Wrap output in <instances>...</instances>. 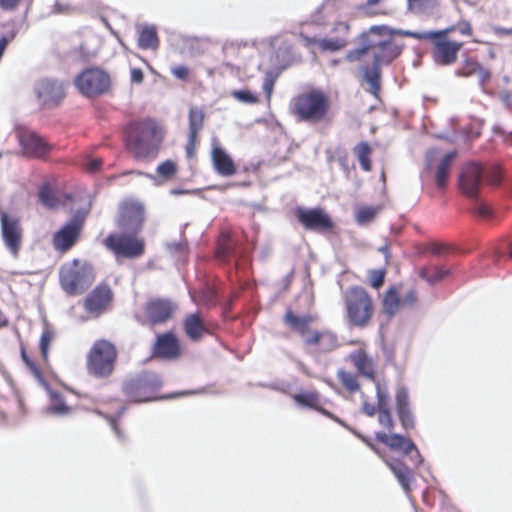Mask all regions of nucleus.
Masks as SVG:
<instances>
[{"mask_svg":"<svg viewBox=\"0 0 512 512\" xmlns=\"http://www.w3.org/2000/svg\"><path fill=\"white\" fill-rule=\"evenodd\" d=\"M126 147L138 160H147L157 155L161 135L157 124L147 119L131 124L125 135Z\"/></svg>","mask_w":512,"mask_h":512,"instance_id":"obj_1","label":"nucleus"},{"mask_svg":"<svg viewBox=\"0 0 512 512\" xmlns=\"http://www.w3.org/2000/svg\"><path fill=\"white\" fill-rule=\"evenodd\" d=\"M329 109V97L319 89H312L299 94L292 103V111L297 119L310 124L324 121Z\"/></svg>","mask_w":512,"mask_h":512,"instance_id":"obj_2","label":"nucleus"},{"mask_svg":"<svg viewBox=\"0 0 512 512\" xmlns=\"http://www.w3.org/2000/svg\"><path fill=\"white\" fill-rule=\"evenodd\" d=\"M451 29H444L440 31H424V32H414L410 30H393L387 26H372L368 32L362 33L360 35V40L367 47V50L373 55L377 50H379L385 42L393 34H398L406 37H412L418 40H426L428 38L437 37L439 35H444Z\"/></svg>","mask_w":512,"mask_h":512,"instance_id":"obj_3","label":"nucleus"},{"mask_svg":"<svg viewBox=\"0 0 512 512\" xmlns=\"http://www.w3.org/2000/svg\"><path fill=\"white\" fill-rule=\"evenodd\" d=\"M93 281V269L87 263L74 260L63 265L60 270L61 286L70 295L82 294Z\"/></svg>","mask_w":512,"mask_h":512,"instance_id":"obj_4","label":"nucleus"},{"mask_svg":"<svg viewBox=\"0 0 512 512\" xmlns=\"http://www.w3.org/2000/svg\"><path fill=\"white\" fill-rule=\"evenodd\" d=\"M345 305L349 322L364 327L373 314L372 300L365 289L352 287L345 293Z\"/></svg>","mask_w":512,"mask_h":512,"instance_id":"obj_5","label":"nucleus"},{"mask_svg":"<svg viewBox=\"0 0 512 512\" xmlns=\"http://www.w3.org/2000/svg\"><path fill=\"white\" fill-rule=\"evenodd\" d=\"M482 184L481 167L475 163L465 166L459 177L461 192L474 201L473 212L480 217L491 216L490 208L479 198L478 193Z\"/></svg>","mask_w":512,"mask_h":512,"instance_id":"obj_6","label":"nucleus"},{"mask_svg":"<svg viewBox=\"0 0 512 512\" xmlns=\"http://www.w3.org/2000/svg\"><path fill=\"white\" fill-rule=\"evenodd\" d=\"M82 201L83 206L77 209L72 219L54 235L53 244L56 250L67 251L76 242L92 205L88 194L82 198Z\"/></svg>","mask_w":512,"mask_h":512,"instance_id":"obj_7","label":"nucleus"},{"mask_svg":"<svg viewBox=\"0 0 512 512\" xmlns=\"http://www.w3.org/2000/svg\"><path fill=\"white\" fill-rule=\"evenodd\" d=\"M116 356V348L112 343L107 340L96 341L88 354L89 372L98 377L110 375Z\"/></svg>","mask_w":512,"mask_h":512,"instance_id":"obj_8","label":"nucleus"},{"mask_svg":"<svg viewBox=\"0 0 512 512\" xmlns=\"http://www.w3.org/2000/svg\"><path fill=\"white\" fill-rule=\"evenodd\" d=\"M74 83L82 94L88 97H94L108 91L110 87V77L101 69L90 68L79 74L75 78Z\"/></svg>","mask_w":512,"mask_h":512,"instance_id":"obj_9","label":"nucleus"},{"mask_svg":"<svg viewBox=\"0 0 512 512\" xmlns=\"http://www.w3.org/2000/svg\"><path fill=\"white\" fill-rule=\"evenodd\" d=\"M105 245L116 255L117 259H133L144 253V242L127 233L109 235L105 239Z\"/></svg>","mask_w":512,"mask_h":512,"instance_id":"obj_10","label":"nucleus"},{"mask_svg":"<svg viewBox=\"0 0 512 512\" xmlns=\"http://www.w3.org/2000/svg\"><path fill=\"white\" fill-rule=\"evenodd\" d=\"M161 384V378L157 374L144 373L127 381L124 385V391L134 402H145L151 400V398L145 397L144 392L148 389L160 387Z\"/></svg>","mask_w":512,"mask_h":512,"instance_id":"obj_11","label":"nucleus"},{"mask_svg":"<svg viewBox=\"0 0 512 512\" xmlns=\"http://www.w3.org/2000/svg\"><path fill=\"white\" fill-rule=\"evenodd\" d=\"M449 29L451 30L448 31L446 35L454 30L453 27H450ZM440 37H443V35L432 38L436 39L432 50L433 60L438 65H451L457 60L458 52L461 50L463 44L461 42L450 41L445 38L439 39Z\"/></svg>","mask_w":512,"mask_h":512,"instance_id":"obj_12","label":"nucleus"},{"mask_svg":"<svg viewBox=\"0 0 512 512\" xmlns=\"http://www.w3.org/2000/svg\"><path fill=\"white\" fill-rule=\"evenodd\" d=\"M34 90L38 100L44 106H56L65 95L63 83L54 79L39 80Z\"/></svg>","mask_w":512,"mask_h":512,"instance_id":"obj_13","label":"nucleus"},{"mask_svg":"<svg viewBox=\"0 0 512 512\" xmlns=\"http://www.w3.org/2000/svg\"><path fill=\"white\" fill-rule=\"evenodd\" d=\"M349 31V24L347 22L340 21L335 23L332 28V33L336 34L335 37L314 38L311 42L322 51L337 52L348 45Z\"/></svg>","mask_w":512,"mask_h":512,"instance_id":"obj_14","label":"nucleus"},{"mask_svg":"<svg viewBox=\"0 0 512 512\" xmlns=\"http://www.w3.org/2000/svg\"><path fill=\"white\" fill-rule=\"evenodd\" d=\"M1 233L6 248L14 257H17L22 244V229L18 220L2 213Z\"/></svg>","mask_w":512,"mask_h":512,"instance_id":"obj_15","label":"nucleus"},{"mask_svg":"<svg viewBox=\"0 0 512 512\" xmlns=\"http://www.w3.org/2000/svg\"><path fill=\"white\" fill-rule=\"evenodd\" d=\"M143 220L142 205L136 202H125L121 205L118 224L122 229L136 233L141 229Z\"/></svg>","mask_w":512,"mask_h":512,"instance_id":"obj_16","label":"nucleus"},{"mask_svg":"<svg viewBox=\"0 0 512 512\" xmlns=\"http://www.w3.org/2000/svg\"><path fill=\"white\" fill-rule=\"evenodd\" d=\"M298 221L309 230H327L332 227L330 217L320 208L306 209L299 207L296 209Z\"/></svg>","mask_w":512,"mask_h":512,"instance_id":"obj_17","label":"nucleus"},{"mask_svg":"<svg viewBox=\"0 0 512 512\" xmlns=\"http://www.w3.org/2000/svg\"><path fill=\"white\" fill-rule=\"evenodd\" d=\"M292 397L297 405L315 409L318 412H320L321 414H323V415L331 418L335 422L339 423L341 426L345 427L346 429L351 431L353 434L357 435L358 437H361L358 432H356L352 427H350L348 424H346L342 419H340L336 415L332 414L328 410L318 406L319 394L316 391L301 392L298 394H294Z\"/></svg>","mask_w":512,"mask_h":512,"instance_id":"obj_18","label":"nucleus"},{"mask_svg":"<svg viewBox=\"0 0 512 512\" xmlns=\"http://www.w3.org/2000/svg\"><path fill=\"white\" fill-rule=\"evenodd\" d=\"M154 353L157 357L163 359L171 360L178 358L181 349L175 335L170 332L158 335L154 346Z\"/></svg>","mask_w":512,"mask_h":512,"instance_id":"obj_19","label":"nucleus"},{"mask_svg":"<svg viewBox=\"0 0 512 512\" xmlns=\"http://www.w3.org/2000/svg\"><path fill=\"white\" fill-rule=\"evenodd\" d=\"M18 140L22 147L23 154L28 156L42 157L50 149L47 143L31 132H18Z\"/></svg>","mask_w":512,"mask_h":512,"instance_id":"obj_20","label":"nucleus"},{"mask_svg":"<svg viewBox=\"0 0 512 512\" xmlns=\"http://www.w3.org/2000/svg\"><path fill=\"white\" fill-rule=\"evenodd\" d=\"M397 413L404 429L414 428L415 422L410 409L409 393L406 387L399 386L395 395Z\"/></svg>","mask_w":512,"mask_h":512,"instance_id":"obj_21","label":"nucleus"},{"mask_svg":"<svg viewBox=\"0 0 512 512\" xmlns=\"http://www.w3.org/2000/svg\"><path fill=\"white\" fill-rule=\"evenodd\" d=\"M175 309L176 306L168 300H154L147 305L146 312L151 324H160L166 322Z\"/></svg>","mask_w":512,"mask_h":512,"instance_id":"obj_22","label":"nucleus"},{"mask_svg":"<svg viewBox=\"0 0 512 512\" xmlns=\"http://www.w3.org/2000/svg\"><path fill=\"white\" fill-rule=\"evenodd\" d=\"M112 298L111 290L108 286H99L85 300V308L93 314H100L109 304Z\"/></svg>","mask_w":512,"mask_h":512,"instance_id":"obj_23","label":"nucleus"},{"mask_svg":"<svg viewBox=\"0 0 512 512\" xmlns=\"http://www.w3.org/2000/svg\"><path fill=\"white\" fill-rule=\"evenodd\" d=\"M348 359L353 363L358 374L366 377L367 379L374 380L375 367L374 361L367 353L362 350H356L349 354Z\"/></svg>","mask_w":512,"mask_h":512,"instance_id":"obj_24","label":"nucleus"},{"mask_svg":"<svg viewBox=\"0 0 512 512\" xmlns=\"http://www.w3.org/2000/svg\"><path fill=\"white\" fill-rule=\"evenodd\" d=\"M212 163L216 172L222 176H232L236 168L231 157L220 147L214 146L211 152Z\"/></svg>","mask_w":512,"mask_h":512,"instance_id":"obj_25","label":"nucleus"},{"mask_svg":"<svg viewBox=\"0 0 512 512\" xmlns=\"http://www.w3.org/2000/svg\"><path fill=\"white\" fill-rule=\"evenodd\" d=\"M376 438L380 442L389 446L391 449L402 451L405 455H408L412 451L416 450V446L410 439H407L399 434L377 433Z\"/></svg>","mask_w":512,"mask_h":512,"instance_id":"obj_26","label":"nucleus"},{"mask_svg":"<svg viewBox=\"0 0 512 512\" xmlns=\"http://www.w3.org/2000/svg\"><path fill=\"white\" fill-rule=\"evenodd\" d=\"M304 342L308 345L319 344L322 346L323 351H329L333 349L337 344L336 337L327 332H318L308 328L301 334Z\"/></svg>","mask_w":512,"mask_h":512,"instance_id":"obj_27","label":"nucleus"},{"mask_svg":"<svg viewBox=\"0 0 512 512\" xmlns=\"http://www.w3.org/2000/svg\"><path fill=\"white\" fill-rule=\"evenodd\" d=\"M380 64L373 60V64L371 67L361 66L360 70L363 75L364 81L369 85L368 92L372 95H377L380 90V78H381V69Z\"/></svg>","mask_w":512,"mask_h":512,"instance_id":"obj_28","label":"nucleus"},{"mask_svg":"<svg viewBox=\"0 0 512 512\" xmlns=\"http://www.w3.org/2000/svg\"><path fill=\"white\" fill-rule=\"evenodd\" d=\"M177 172V165L172 160H166L160 165H158L156 169V175L145 174V176L151 179L155 185H161L163 182L172 179ZM138 174L144 175L142 172H138Z\"/></svg>","mask_w":512,"mask_h":512,"instance_id":"obj_29","label":"nucleus"},{"mask_svg":"<svg viewBox=\"0 0 512 512\" xmlns=\"http://www.w3.org/2000/svg\"><path fill=\"white\" fill-rule=\"evenodd\" d=\"M408 10L417 15L432 17L437 14L439 0H407Z\"/></svg>","mask_w":512,"mask_h":512,"instance_id":"obj_30","label":"nucleus"},{"mask_svg":"<svg viewBox=\"0 0 512 512\" xmlns=\"http://www.w3.org/2000/svg\"><path fill=\"white\" fill-rule=\"evenodd\" d=\"M387 466L397 478L399 484L408 495L410 492L411 470L401 461H386Z\"/></svg>","mask_w":512,"mask_h":512,"instance_id":"obj_31","label":"nucleus"},{"mask_svg":"<svg viewBox=\"0 0 512 512\" xmlns=\"http://www.w3.org/2000/svg\"><path fill=\"white\" fill-rule=\"evenodd\" d=\"M41 383L45 387L46 391L49 394V398H50V404L46 408V412L53 414V415H57V416H64V415L69 414L71 409L69 406H67L65 404L62 395L53 390H50L44 381Z\"/></svg>","mask_w":512,"mask_h":512,"instance_id":"obj_32","label":"nucleus"},{"mask_svg":"<svg viewBox=\"0 0 512 512\" xmlns=\"http://www.w3.org/2000/svg\"><path fill=\"white\" fill-rule=\"evenodd\" d=\"M401 52V48L392 42L391 37L382 47L373 54V59L378 64H388Z\"/></svg>","mask_w":512,"mask_h":512,"instance_id":"obj_33","label":"nucleus"},{"mask_svg":"<svg viewBox=\"0 0 512 512\" xmlns=\"http://www.w3.org/2000/svg\"><path fill=\"white\" fill-rule=\"evenodd\" d=\"M314 320L315 317L312 315L297 316L292 310H288L284 317L285 324L300 335L309 328Z\"/></svg>","mask_w":512,"mask_h":512,"instance_id":"obj_34","label":"nucleus"},{"mask_svg":"<svg viewBox=\"0 0 512 512\" xmlns=\"http://www.w3.org/2000/svg\"><path fill=\"white\" fill-rule=\"evenodd\" d=\"M217 256L220 260L227 261L231 258L238 259L241 256V252L230 236L224 235L220 241Z\"/></svg>","mask_w":512,"mask_h":512,"instance_id":"obj_35","label":"nucleus"},{"mask_svg":"<svg viewBox=\"0 0 512 512\" xmlns=\"http://www.w3.org/2000/svg\"><path fill=\"white\" fill-rule=\"evenodd\" d=\"M184 329L191 340H198L205 331L204 324L197 314H190L184 320Z\"/></svg>","mask_w":512,"mask_h":512,"instance_id":"obj_36","label":"nucleus"},{"mask_svg":"<svg viewBox=\"0 0 512 512\" xmlns=\"http://www.w3.org/2000/svg\"><path fill=\"white\" fill-rule=\"evenodd\" d=\"M455 158L456 152H449L443 157L438 165L435 177L438 187L443 188L445 186L450 167Z\"/></svg>","mask_w":512,"mask_h":512,"instance_id":"obj_37","label":"nucleus"},{"mask_svg":"<svg viewBox=\"0 0 512 512\" xmlns=\"http://www.w3.org/2000/svg\"><path fill=\"white\" fill-rule=\"evenodd\" d=\"M204 123V111L198 107H191L189 110V138L198 137Z\"/></svg>","mask_w":512,"mask_h":512,"instance_id":"obj_38","label":"nucleus"},{"mask_svg":"<svg viewBox=\"0 0 512 512\" xmlns=\"http://www.w3.org/2000/svg\"><path fill=\"white\" fill-rule=\"evenodd\" d=\"M138 45L142 49H155L158 46V37L153 26H145L141 29Z\"/></svg>","mask_w":512,"mask_h":512,"instance_id":"obj_39","label":"nucleus"},{"mask_svg":"<svg viewBox=\"0 0 512 512\" xmlns=\"http://www.w3.org/2000/svg\"><path fill=\"white\" fill-rule=\"evenodd\" d=\"M399 305H401V299H399L396 290L394 288L389 289L383 299L384 312L392 316L397 312Z\"/></svg>","mask_w":512,"mask_h":512,"instance_id":"obj_40","label":"nucleus"},{"mask_svg":"<svg viewBox=\"0 0 512 512\" xmlns=\"http://www.w3.org/2000/svg\"><path fill=\"white\" fill-rule=\"evenodd\" d=\"M449 274V270L442 267L424 268L420 276L427 282L434 284Z\"/></svg>","mask_w":512,"mask_h":512,"instance_id":"obj_41","label":"nucleus"},{"mask_svg":"<svg viewBox=\"0 0 512 512\" xmlns=\"http://www.w3.org/2000/svg\"><path fill=\"white\" fill-rule=\"evenodd\" d=\"M370 153V146L366 142H361L355 147V154L357 155L361 167L365 171H370L371 169V163L369 160Z\"/></svg>","mask_w":512,"mask_h":512,"instance_id":"obj_42","label":"nucleus"},{"mask_svg":"<svg viewBox=\"0 0 512 512\" xmlns=\"http://www.w3.org/2000/svg\"><path fill=\"white\" fill-rule=\"evenodd\" d=\"M337 376H338L339 380L341 381V383L343 384V386L350 392H356L359 390V388H360L359 383H358L355 375L352 374L351 372H347L343 369H340L337 372Z\"/></svg>","mask_w":512,"mask_h":512,"instance_id":"obj_43","label":"nucleus"},{"mask_svg":"<svg viewBox=\"0 0 512 512\" xmlns=\"http://www.w3.org/2000/svg\"><path fill=\"white\" fill-rule=\"evenodd\" d=\"M55 332L49 326H45L40 338V351L44 359H47L49 346L55 339Z\"/></svg>","mask_w":512,"mask_h":512,"instance_id":"obj_44","label":"nucleus"},{"mask_svg":"<svg viewBox=\"0 0 512 512\" xmlns=\"http://www.w3.org/2000/svg\"><path fill=\"white\" fill-rule=\"evenodd\" d=\"M39 198L40 201L48 208H55L57 206V199L49 185H43L40 188Z\"/></svg>","mask_w":512,"mask_h":512,"instance_id":"obj_45","label":"nucleus"},{"mask_svg":"<svg viewBox=\"0 0 512 512\" xmlns=\"http://www.w3.org/2000/svg\"><path fill=\"white\" fill-rule=\"evenodd\" d=\"M480 64L473 60L465 61L460 68L455 71L457 77H470L477 73Z\"/></svg>","mask_w":512,"mask_h":512,"instance_id":"obj_46","label":"nucleus"},{"mask_svg":"<svg viewBox=\"0 0 512 512\" xmlns=\"http://www.w3.org/2000/svg\"><path fill=\"white\" fill-rule=\"evenodd\" d=\"M231 96L237 101L245 104H255L258 102V97L250 90H233Z\"/></svg>","mask_w":512,"mask_h":512,"instance_id":"obj_47","label":"nucleus"},{"mask_svg":"<svg viewBox=\"0 0 512 512\" xmlns=\"http://www.w3.org/2000/svg\"><path fill=\"white\" fill-rule=\"evenodd\" d=\"M377 214V209L373 207H362L356 212V221L363 225L372 221Z\"/></svg>","mask_w":512,"mask_h":512,"instance_id":"obj_48","label":"nucleus"},{"mask_svg":"<svg viewBox=\"0 0 512 512\" xmlns=\"http://www.w3.org/2000/svg\"><path fill=\"white\" fill-rule=\"evenodd\" d=\"M376 395H377V408L384 409L389 408V395L385 385L380 382L376 383Z\"/></svg>","mask_w":512,"mask_h":512,"instance_id":"obj_49","label":"nucleus"},{"mask_svg":"<svg viewBox=\"0 0 512 512\" xmlns=\"http://www.w3.org/2000/svg\"><path fill=\"white\" fill-rule=\"evenodd\" d=\"M277 79V74H275L273 71H268L265 74L262 89L266 94V98L269 101L273 92L274 84Z\"/></svg>","mask_w":512,"mask_h":512,"instance_id":"obj_50","label":"nucleus"},{"mask_svg":"<svg viewBox=\"0 0 512 512\" xmlns=\"http://www.w3.org/2000/svg\"><path fill=\"white\" fill-rule=\"evenodd\" d=\"M481 170H483L481 168ZM485 175L487 181L491 185H499L502 179V173L498 166H492L488 171H482V177Z\"/></svg>","mask_w":512,"mask_h":512,"instance_id":"obj_51","label":"nucleus"},{"mask_svg":"<svg viewBox=\"0 0 512 512\" xmlns=\"http://www.w3.org/2000/svg\"><path fill=\"white\" fill-rule=\"evenodd\" d=\"M370 52L367 50V47L360 40V47L357 49L350 50L346 54V60L349 62H355L360 60L364 55L369 54Z\"/></svg>","mask_w":512,"mask_h":512,"instance_id":"obj_52","label":"nucleus"},{"mask_svg":"<svg viewBox=\"0 0 512 512\" xmlns=\"http://www.w3.org/2000/svg\"><path fill=\"white\" fill-rule=\"evenodd\" d=\"M379 411V415H378V421L379 423L388 428V429H392L393 426H394V423H393V419H392V416H391V412H390V409L389 408H384V409H378Z\"/></svg>","mask_w":512,"mask_h":512,"instance_id":"obj_53","label":"nucleus"},{"mask_svg":"<svg viewBox=\"0 0 512 512\" xmlns=\"http://www.w3.org/2000/svg\"><path fill=\"white\" fill-rule=\"evenodd\" d=\"M102 165V159L101 158H93L90 156H87L84 160L83 166L85 169L89 172H97L100 170Z\"/></svg>","mask_w":512,"mask_h":512,"instance_id":"obj_54","label":"nucleus"},{"mask_svg":"<svg viewBox=\"0 0 512 512\" xmlns=\"http://www.w3.org/2000/svg\"><path fill=\"white\" fill-rule=\"evenodd\" d=\"M385 272L383 270H374L370 273V283L372 287L379 288L384 283Z\"/></svg>","mask_w":512,"mask_h":512,"instance_id":"obj_55","label":"nucleus"},{"mask_svg":"<svg viewBox=\"0 0 512 512\" xmlns=\"http://www.w3.org/2000/svg\"><path fill=\"white\" fill-rule=\"evenodd\" d=\"M21 356L25 364L29 367L31 372L34 374V376L40 381L43 382L44 380L41 377V373L39 369L35 366V364L29 359L24 349L21 351Z\"/></svg>","mask_w":512,"mask_h":512,"instance_id":"obj_56","label":"nucleus"},{"mask_svg":"<svg viewBox=\"0 0 512 512\" xmlns=\"http://www.w3.org/2000/svg\"><path fill=\"white\" fill-rule=\"evenodd\" d=\"M417 300L416 293L414 290H408L405 295L401 298L402 306H412Z\"/></svg>","mask_w":512,"mask_h":512,"instance_id":"obj_57","label":"nucleus"},{"mask_svg":"<svg viewBox=\"0 0 512 512\" xmlns=\"http://www.w3.org/2000/svg\"><path fill=\"white\" fill-rule=\"evenodd\" d=\"M167 249L171 253L183 254L186 251V244L183 242H169L167 243Z\"/></svg>","mask_w":512,"mask_h":512,"instance_id":"obj_58","label":"nucleus"},{"mask_svg":"<svg viewBox=\"0 0 512 512\" xmlns=\"http://www.w3.org/2000/svg\"><path fill=\"white\" fill-rule=\"evenodd\" d=\"M171 72L173 76L180 80H185L189 73L188 68L183 65L173 67Z\"/></svg>","mask_w":512,"mask_h":512,"instance_id":"obj_59","label":"nucleus"},{"mask_svg":"<svg viewBox=\"0 0 512 512\" xmlns=\"http://www.w3.org/2000/svg\"><path fill=\"white\" fill-rule=\"evenodd\" d=\"M477 77H478V80H479V84L481 86L484 85V83L486 81H488L490 79V72L485 69L482 65H480L479 69L477 70V73L475 74Z\"/></svg>","mask_w":512,"mask_h":512,"instance_id":"obj_60","label":"nucleus"},{"mask_svg":"<svg viewBox=\"0 0 512 512\" xmlns=\"http://www.w3.org/2000/svg\"><path fill=\"white\" fill-rule=\"evenodd\" d=\"M198 143V137L189 138L186 146V155L188 158H192L195 155V148Z\"/></svg>","mask_w":512,"mask_h":512,"instance_id":"obj_61","label":"nucleus"},{"mask_svg":"<svg viewBox=\"0 0 512 512\" xmlns=\"http://www.w3.org/2000/svg\"><path fill=\"white\" fill-rule=\"evenodd\" d=\"M144 79V73L140 68L131 69V82L135 84H141Z\"/></svg>","mask_w":512,"mask_h":512,"instance_id":"obj_62","label":"nucleus"},{"mask_svg":"<svg viewBox=\"0 0 512 512\" xmlns=\"http://www.w3.org/2000/svg\"><path fill=\"white\" fill-rule=\"evenodd\" d=\"M20 0H0V7L5 10L14 9Z\"/></svg>","mask_w":512,"mask_h":512,"instance_id":"obj_63","label":"nucleus"},{"mask_svg":"<svg viewBox=\"0 0 512 512\" xmlns=\"http://www.w3.org/2000/svg\"><path fill=\"white\" fill-rule=\"evenodd\" d=\"M362 410L363 412L368 415V416H373L376 411L378 410L377 406L373 405V404H370L368 402H364L363 403V407H362Z\"/></svg>","mask_w":512,"mask_h":512,"instance_id":"obj_64","label":"nucleus"}]
</instances>
